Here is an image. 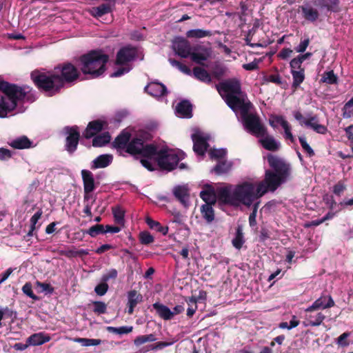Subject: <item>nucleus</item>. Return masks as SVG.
I'll list each match as a JSON object with an SVG mask.
<instances>
[{"label":"nucleus","mask_w":353,"mask_h":353,"mask_svg":"<svg viewBox=\"0 0 353 353\" xmlns=\"http://www.w3.org/2000/svg\"><path fill=\"white\" fill-rule=\"evenodd\" d=\"M22 292L27 296L32 299L34 301L39 300V298L34 294L32 291V285L30 282H27L24 284V285L22 287Z\"/></svg>","instance_id":"6e6d98bb"},{"label":"nucleus","mask_w":353,"mask_h":353,"mask_svg":"<svg viewBox=\"0 0 353 353\" xmlns=\"http://www.w3.org/2000/svg\"><path fill=\"white\" fill-rule=\"evenodd\" d=\"M81 176L83 183V190L86 192H92L95 189L93 174L88 170H81Z\"/></svg>","instance_id":"c756f323"},{"label":"nucleus","mask_w":353,"mask_h":353,"mask_svg":"<svg viewBox=\"0 0 353 353\" xmlns=\"http://www.w3.org/2000/svg\"><path fill=\"white\" fill-rule=\"evenodd\" d=\"M323 201L330 210H333L337 205L332 195L325 194L323 196Z\"/></svg>","instance_id":"69168bd1"},{"label":"nucleus","mask_w":353,"mask_h":353,"mask_svg":"<svg viewBox=\"0 0 353 353\" xmlns=\"http://www.w3.org/2000/svg\"><path fill=\"white\" fill-rule=\"evenodd\" d=\"M145 91L154 97H161L168 94L166 86L159 82H151L145 87Z\"/></svg>","instance_id":"412c9836"},{"label":"nucleus","mask_w":353,"mask_h":353,"mask_svg":"<svg viewBox=\"0 0 353 353\" xmlns=\"http://www.w3.org/2000/svg\"><path fill=\"white\" fill-rule=\"evenodd\" d=\"M190 53L189 57L194 63L205 65L203 62L211 57L212 49L201 44H195L192 46Z\"/></svg>","instance_id":"ddd939ff"},{"label":"nucleus","mask_w":353,"mask_h":353,"mask_svg":"<svg viewBox=\"0 0 353 353\" xmlns=\"http://www.w3.org/2000/svg\"><path fill=\"white\" fill-rule=\"evenodd\" d=\"M187 303L189 306L187 310V316L192 317L197 310V299L195 296H191L188 298Z\"/></svg>","instance_id":"3c124183"},{"label":"nucleus","mask_w":353,"mask_h":353,"mask_svg":"<svg viewBox=\"0 0 353 353\" xmlns=\"http://www.w3.org/2000/svg\"><path fill=\"white\" fill-rule=\"evenodd\" d=\"M192 139L194 143L193 150L198 155H203L209 146L206 139L198 134H193Z\"/></svg>","instance_id":"b1692460"},{"label":"nucleus","mask_w":353,"mask_h":353,"mask_svg":"<svg viewBox=\"0 0 353 353\" xmlns=\"http://www.w3.org/2000/svg\"><path fill=\"white\" fill-rule=\"evenodd\" d=\"M194 77L200 81L210 84L212 82L210 74L201 67H194L192 70Z\"/></svg>","instance_id":"c9c22d12"},{"label":"nucleus","mask_w":353,"mask_h":353,"mask_svg":"<svg viewBox=\"0 0 353 353\" xmlns=\"http://www.w3.org/2000/svg\"><path fill=\"white\" fill-rule=\"evenodd\" d=\"M267 161L271 170H265L263 180L255 187L256 200L268 191H276L291 177L290 163L272 154L267 156Z\"/></svg>","instance_id":"f257e3e1"},{"label":"nucleus","mask_w":353,"mask_h":353,"mask_svg":"<svg viewBox=\"0 0 353 353\" xmlns=\"http://www.w3.org/2000/svg\"><path fill=\"white\" fill-rule=\"evenodd\" d=\"M64 131L67 134L65 142V149L70 154H72L77 150L80 140V132L77 125L66 126Z\"/></svg>","instance_id":"f8f14e48"},{"label":"nucleus","mask_w":353,"mask_h":353,"mask_svg":"<svg viewBox=\"0 0 353 353\" xmlns=\"http://www.w3.org/2000/svg\"><path fill=\"white\" fill-rule=\"evenodd\" d=\"M157 340L156 336L154 334H150L146 335H140L137 336L134 340V344L139 347L143 343L148 342H154Z\"/></svg>","instance_id":"37998d69"},{"label":"nucleus","mask_w":353,"mask_h":353,"mask_svg":"<svg viewBox=\"0 0 353 353\" xmlns=\"http://www.w3.org/2000/svg\"><path fill=\"white\" fill-rule=\"evenodd\" d=\"M218 188L216 192L210 185H205L204 189L200 192V197L205 202V204L214 205L218 199Z\"/></svg>","instance_id":"4be33fe9"},{"label":"nucleus","mask_w":353,"mask_h":353,"mask_svg":"<svg viewBox=\"0 0 353 353\" xmlns=\"http://www.w3.org/2000/svg\"><path fill=\"white\" fill-rule=\"evenodd\" d=\"M175 198L185 207L188 205L189 190L185 185H177L173 189Z\"/></svg>","instance_id":"a878e982"},{"label":"nucleus","mask_w":353,"mask_h":353,"mask_svg":"<svg viewBox=\"0 0 353 353\" xmlns=\"http://www.w3.org/2000/svg\"><path fill=\"white\" fill-rule=\"evenodd\" d=\"M154 157L159 168L168 172L174 170L179 161L183 158L179 157L174 150L168 148H162L159 150L157 149Z\"/></svg>","instance_id":"423d86ee"},{"label":"nucleus","mask_w":353,"mask_h":353,"mask_svg":"<svg viewBox=\"0 0 353 353\" xmlns=\"http://www.w3.org/2000/svg\"><path fill=\"white\" fill-rule=\"evenodd\" d=\"M292 75V88L297 89L305 80V70L291 71Z\"/></svg>","instance_id":"a19ab883"},{"label":"nucleus","mask_w":353,"mask_h":353,"mask_svg":"<svg viewBox=\"0 0 353 353\" xmlns=\"http://www.w3.org/2000/svg\"><path fill=\"white\" fill-rule=\"evenodd\" d=\"M30 78L39 91L50 97L59 93L63 88L59 74L54 69L46 72L34 70L31 72Z\"/></svg>","instance_id":"39448f33"},{"label":"nucleus","mask_w":353,"mask_h":353,"mask_svg":"<svg viewBox=\"0 0 353 353\" xmlns=\"http://www.w3.org/2000/svg\"><path fill=\"white\" fill-rule=\"evenodd\" d=\"M12 157V152L7 148H0V161H8Z\"/></svg>","instance_id":"338daca9"},{"label":"nucleus","mask_w":353,"mask_h":353,"mask_svg":"<svg viewBox=\"0 0 353 353\" xmlns=\"http://www.w3.org/2000/svg\"><path fill=\"white\" fill-rule=\"evenodd\" d=\"M311 3L325 16H328L329 12L339 11V0H311Z\"/></svg>","instance_id":"dca6fc26"},{"label":"nucleus","mask_w":353,"mask_h":353,"mask_svg":"<svg viewBox=\"0 0 353 353\" xmlns=\"http://www.w3.org/2000/svg\"><path fill=\"white\" fill-rule=\"evenodd\" d=\"M112 12L111 6L108 3H102L97 7L92 8L91 14L95 18H99L104 14L110 13Z\"/></svg>","instance_id":"58836bf2"},{"label":"nucleus","mask_w":353,"mask_h":353,"mask_svg":"<svg viewBox=\"0 0 353 353\" xmlns=\"http://www.w3.org/2000/svg\"><path fill=\"white\" fill-rule=\"evenodd\" d=\"M259 142L265 150L269 151L275 152L280 148V144L276 142L275 139L268 134L264 136L263 139H260Z\"/></svg>","instance_id":"72a5a7b5"},{"label":"nucleus","mask_w":353,"mask_h":353,"mask_svg":"<svg viewBox=\"0 0 353 353\" xmlns=\"http://www.w3.org/2000/svg\"><path fill=\"white\" fill-rule=\"evenodd\" d=\"M176 111L183 118L192 117V105L187 99H183L176 105Z\"/></svg>","instance_id":"cd10ccee"},{"label":"nucleus","mask_w":353,"mask_h":353,"mask_svg":"<svg viewBox=\"0 0 353 353\" xmlns=\"http://www.w3.org/2000/svg\"><path fill=\"white\" fill-rule=\"evenodd\" d=\"M351 332H345L341 334L336 339V344L340 347H347L350 345L348 338L350 337Z\"/></svg>","instance_id":"4d7b16f0"},{"label":"nucleus","mask_w":353,"mask_h":353,"mask_svg":"<svg viewBox=\"0 0 353 353\" xmlns=\"http://www.w3.org/2000/svg\"><path fill=\"white\" fill-rule=\"evenodd\" d=\"M137 53L136 47L131 45L123 46L117 53L115 64L118 65L127 64L136 59Z\"/></svg>","instance_id":"4468645a"},{"label":"nucleus","mask_w":353,"mask_h":353,"mask_svg":"<svg viewBox=\"0 0 353 353\" xmlns=\"http://www.w3.org/2000/svg\"><path fill=\"white\" fill-rule=\"evenodd\" d=\"M56 72L59 74V79L62 81V88L65 83H72L81 77V70L70 62H64L54 67Z\"/></svg>","instance_id":"6e6552de"},{"label":"nucleus","mask_w":353,"mask_h":353,"mask_svg":"<svg viewBox=\"0 0 353 353\" xmlns=\"http://www.w3.org/2000/svg\"><path fill=\"white\" fill-rule=\"evenodd\" d=\"M92 138V146L95 148L103 147L109 143L111 140V136L108 132L99 134Z\"/></svg>","instance_id":"f704fd0d"},{"label":"nucleus","mask_w":353,"mask_h":353,"mask_svg":"<svg viewBox=\"0 0 353 353\" xmlns=\"http://www.w3.org/2000/svg\"><path fill=\"white\" fill-rule=\"evenodd\" d=\"M50 340L51 337L48 334L41 332L30 335L27 339V343H29L30 346H38L49 342Z\"/></svg>","instance_id":"bb28decb"},{"label":"nucleus","mask_w":353,"mask_h":353,"mask_svg":"<svg viewBox=\"0 0 353 353\" xmlns=\"http://www.w3.org/2000/svg\"><path fill=\"white\" fill-rule=\"evenodd\" d=\"M139 241L143 245H149L154 241V238L149 232L143 231L139 233Z\"/></svg>","instance_id":"864d4df0"},{"label":"nucleus","mask_w":353,"mask_h":353,"mask_svg":"<svg viewBox=\"0 0 353 353\" xmlns=\"http://www.w3.org/2000/svg\"><path fill=\"white\" fill-rule=\"evenodd\" d=\"M321 82L330 85L337 84L338 77L334 74L333 70L325 71L322 74Z\"/></svg>","instance_id":"79ce46f5"},{"label":"nucleus","mask_w":353,"mask_h":353,"mask_svg":"<svg viewBox=\"0 0 353 353\" xmlns=\"http://www.w3.org/2000/svg\"><path fill=\"white\" fill-rule=\"evenodd\" d=\"M241 118L245 128L257 137H263L267 134V128L261 123L260 117L255 114H243Z\"/></svg>","instance_id":"9d476101"},{"label":"nucleus","mask_w":353,"mask_h":353,"mask_svg":"<svg viewBox=\"0 0 353 353\" xmlns=\"http://www.w3.org/2000/svg\"><path fill=\"white\" fill-rule=\"evenodd\" d=\"M109 288L108 283L105 281H102L98 284L95 288L94 292L99 296H103L106 294Z\"/></svg>","instance_id":"052dcab7"},{"label":"nucleus","mask_w":353,"mask_h":353,"mask_svg":"<svg viewBox=\"0 0 353 353\" xmlns=\"http://www.w3.org/2000/svg\"><path fill=\"white\" fill-rule=\"evenodd\" d=\"M112 214H113V216H114V221L118 223H121V222L123 221V219H124V211L122 210V208L119 206V205H117L115 207H113L112 208Z\"/></svg>","instance_id":"5fc2aeb1"},{"label":"nucleus","mask_w":353,"mask_h":353,"mask_svg":"<svg viewBox=\"0 0 353 353\" xmlns=\"http://www.w3.org/2000/svg\"><path fill=\"white\" fill-rule=\"evenodd\" d=\"M302 63L303 62L298 57L292 59L290 62L291 71L305 70L304 68L302 67Z\"/></svg>","instance_id":"e2e57ef3"},{"label":"nucleus","mask_w":353,"mask_h":353,"mask_svg":"<svg viewBox=\"0 0 353 353\" xmlns=\"http://www.w3.org/2000/svg\"><path fill=\"white\" fill-rule=\"evenodd\" d=\"M0 90L5 94L0 97V117L4 118L16 108L18 102L23 101L26 92L22 87L4 81H0Z\"/></svg>","instance_id":"20e7f679"},{"label":"nucleus","mask_w":353,"mask_h":353,"mask_svg":"<svg viewBox=\"0 0 353 353\" xmlns=\"http://www.w3.org/2000/svg\"><path fill=\"white\" fill-rule=\"evenodd\" d=\"M244 239H243V234L242 232V230L240 227H238L236 232V236L232 239V245L237 250H240L243 243H244Z\"/></svg>","instance_id":"a18cd8bd"},{"label":"nucleus","mask_w":353,"mask_h":353,"mask_svg":"<svg viewBox=\"0 0 353 353\" xmlns=\"http://www.w3.org/2000/svg\"><path fill=\"white\" fill-rule=\"evenodd\" d=\"M117 275V270L116 269H111L107 274L103 275L101 281L107 283L110 279H115Z\"/></svg>","instance_id":"774afa93"},{"label":"nucleus","mask_w":353,"mask_h":353,"mask_svg":"<svg viewBox=\"0 0 353 353\" xmlns=\"http://www.w3.org/2000/svg\"><path fill=\"white\" fill-rule=\"evenodd\" d=\"M172 48L176 54L181 58H188L191 54L192 46L186 39L177 37L173 41Z\"/></svg>","instance_id":"f3484780"},{"label":"nucleus","mask_w":353,"mask_h":353,"mask_svg":"<svg viewBox=\"0 0 353 353\" xmlns=\"http://www.w3.org/2000/svg\"><path fill=\"white\" fill-rule=\"evenodd\" d=\"M299 10L301 12L303 18L310 23L316 22L321 14L319 8L314 6L312 3H305L299 6Z\"/></svg>","instance_id":"aec40b11"},{"label":"nucleus","mask_w":353,"mask_h":353,"mask_svg":"<svg viewBox=\"0 0 353 353\" xmlns=\"http://www.w3.org/2000/svg\"><path fill=\"white\" fill-rule=\"evenodd\" d=\"M131 134L123 130L112 142V146L120 152L127 149L128 144L130 141Z\"/></svg>","instance_id":"5701e85b"},{"label":"nucleus","mask_w":353,"mask_h":353,"mask_svg":"<svg viewBox=\"0 0 353 353\" xmlns=\"http://www.w3.org/2000/svg\"><path fill=\"white\" fill-rule=\"evenodd\" d=\"M335 303L330 295H321L317 299L312 305L310 306V309H327L334 306Z\"/></svg>","instance_id":"393cba45"},{"label":"nucleus","mask_w":353,"mask_h":353,"mask_svg":"<svg viewBox=\"0 0 353 353\" xmlns=\"http://www.w3.org/2000/svg\"><path fill=\"white\" fill-rule=\"evenodd\" d=\"M226 68L221 64H216L212 70V74L214 77L220 79L225 73Z\"/></svg>","instance_id":"13d9d810"},{"label":"nucleus","mask_w":353,"mask_h":353,"mask_svg":"<svg viewBox=\"0 0 353 353\" xmlns=\"http://www.w3.org/2000/svg\"><path fill=\"white\" fill-rule=\"evenodd\" d=\"M106 330L110 333L122 335L130 333L132 331L133 327L132 326H122L119 327L108 326L106 327Z\"/></svg>","instance_id":"49530a36"},{"label":"nucleus","mask_w":353,"mask_h":353,"mask_svg":"<svg viewBox=\"0 0 353 353\" xmlns=\"http://www.w3.org/2000/svg\"><path fill=\"white\" fill-rule=\"evenodd\" d=\"M231 163L226 161H219L214 168L213 170L217 174H221L227 173L231 168Z\"/></svg>","instance_id":"de8ad7c7"},{"label":"nucleus","mask_w":353,"mask_h":353,"mask_svg":"<svg viewBox=\"0 0 353 353\" xmlns=\"http://www.w3.org/2000/svg\"><path fill=\"white\" fill-rule=\"evenodd\" d=\"M108 123L105 121L96 119L90 121L85 130L83 132L82 136L86 139H90L94 136L99 134L102 130L106 128Z\"/></svg>","instance_id":"2eb2a0df"},{"label":"nucleus","mask_w":353,"mask_h":353,"mask_svg":"<svg viewBox=\"0 0 353 353\" xmlns=\"http://www.w3.org/2000/svg\"><path fill=\"white\" fill-rule=\"evenodd\" d=\"M186 37L190 39H201L207 37H211L212 32L210 30L203 29H192L186 32Z\"/></svg>","instance_id":"4c0bfd02"},{"label":"nucleus","mask_w":353,"mask_h":353,"mask_svg":"<svg viewBox=\"0 0 353 353\" xmlns=\"http://www.w3.org/2000/svg\"><path fill=\"white\" fill-rule=\"evenodd\" d=\"M108 61L109 56L101 50H92L79 57V66L89 79H97L105 72Z\"/></svg>","instance_id":"7ed1b4c3"},{"label":"nucleus","mask_w":353,"mask_h":353,"mask_svg":"<svg viewBox=\"0 0 353 353\" xmlns=\"http://www.w3.org/2000/svg\"><path fill=\"white\" fill-rule=\"evenodd\" d=\"M299 140L304 151L306 152L310 157H313L315 154V153L312 148L307 143L306 138L304 136H301L299 137Z\"/></svg>","instance_id":"bf43d9fd"},{"label":"nucleus","mask_w":353,"mask_h":353,"mask_svg":"<svg viewBox=\"0 0 353 353\" xmlns=\"http://www.w3.org/2000/svg\"><path fill=\"white\" fill-rule=\"evenodd\" d=\"M216 88L219 92H223L226 94H239L241 95L242 90L239 81L236 79H230L220 83L216 85Z\"/></svg>","instance_id":"a211bd4d"},{"label":"nucleus","mask_w":353,"mask_h":353,"mask_svg":"<svg viewBox=\"0 0 353 353\" xmlns=\"http://www.w3.org/2000/svg\"><path fill=\"white\" fill-rule=\"evenodd\" d=\"M145 221L150 229L154 230L163 235H166L168 234V226H162L159 222L154 221L150 217H147Z\"/></svg>","instance_id":"ea45409f"},{"label":"nucleus","mask_w":353,"mask_h":353,"mask_svg":"<svg viewBox=\"0 0 353 353\" xmlns=\"http://www.w3.org/2000/svg\"><path fill=\"white\" fill-rule=\"evenodd\" d=\"M8 145L14 149L23 150L32 148V142L26 136H21L9 142Z\"/></svg>","instance_id":"2f4dec72"},{"label":"nucleus","mask_w":353,"mask_h":353,"mask_svg":"<svg viewBox=\"0 0 353 353\" xmlns=\"http://www.w3.org/2000/svg\"><path fill=\"white\" fill-rule=\"evenodd\" d=\"M113 156L109 154H101L94 159L91 165V169L104 168L112 163Z\"/></svg>","instance_id":"c85d7f7f"},{"label":"nucleus","mask_w":353,"mask_h":353,"mask_svg":"<svg viewBox=\"0 0 353 353\" xmlns=\"http://www.w3.org/2000/svg\"><path fill=\"white\" fill-rule=\"evenodd\" d=\"M168 61L172 66L177 68L183 73L191 75V70L186 65L172 58H170Z\"/></svg>","instance_id":"8fccbe9b"},{"label":"nucleus","mask_w":353,"mask_h":353,"mask_svg":"<svg viewBox=\"0 0 353 353\" xmlns=\"http://www.w3.org/2000/svg\"><path fill=\"white\" fill-rule=\"evenodd\" d=\"M92 305L94 306L93 312L98 314H103L107 312V305L103 302L99 301H96L92 302Z\"/></svg>","instance_id":"603ef678"},{"label":"nucleus","mask_w":353,"mask_h":353,"mask_svg":"<svg viewBox=\"0 0 353 353\" xmlns=\"http://www.w3.org/2000/svg\"><path fill=\"white\" fill-rule=\"evenodd\" d=\"M213 205L203 204L201 207V214L202 217L208 223H212L215 218L214 210L212 208Z\"/></svg>","instance_id":"e433bc0d"},{"label":"nucleus","mask_w":353,"mask_h":353,"mask_svg":"<svg viewBox=\"0 0 353 353\" xmlns=\"http://www.w3.org/2000/svg\"><path fill=\"white\" fill-rule=\"evenodd\" d=\"M231 188V185H228L218 190V199L220 201L232 205L241 203L250 207L256 200L254 183L248 181L243 182L236 185L232 192Z\"/></svg>","instance_id":"f03ea898"},{"label":"nucleus","mask_w":353,"mask_h":353,"mask_svg":"<svg viewBox=\"0 0 353 353\" xmlns=\"http://www.w3.org/2000/svg\"><path fill=\"white\" fill-rule=\"evenodd\" d=\"M125 152L132 156L139 155L143 158L152 159L157 152V146L145 144L141 138H133L128 144Z\"/></svg>","instance_id":"0eeeda50"},{"label":"nucleus","mask_w":353,"mask_h":353,"mask_svg":"<svg viewBox=\"0 0 353 353\" xmlns=\"http://www.w3.org/2000/svg\"><path fill=\"white\" fill-rule=\"evenodd\" d=\"M74 341L80 343L82 346H96L101 343V339H87V338H75Z\"/></svg>","instance_id":"c03bdc74"},{"label":"nucleus","mask_w":353,"mask_h":353,"mask_svg":"<svg viewBox=\"0 0 353 353\" xmlns=\"http://www.w3.org/2000/svg\"><path fill=\"white\" fill-rule=\"evenodd\" d=\"M83 233L89 234L92 237H96L100 234H104V226L101 224H97L83 231Z\"/></svg>","instance_id":"09e8293b"},{"label":"nucleus","mask_w":353,"mask_h":353,"mask_svg":"<svg viewBox=\"0 0 353 353\" xmlns=\"http://www.w3.org/2000/svg\"><path fill=\"white\" fill-rule=\"evenodd\" d=\"M152 307L156 310L158 315L163 320H171L173 318V314L168 306L156 302L153 303Z\"/></svg>","instance_id":"473e14b6"},{"label":"nucleus","mask_w":353,"mask_h":353,"mask_svg":"<svg viewBox=\"0 0 353 353\" xmlns=\"http://www.w3.org/2000/svg\"><path fill=\"white\" fill-rule=\"evenodd\" d=\"M223 99L228 106L234 112L239 110L241 116L250 112L252 108V103L246 99V96L243 92L241 95L225 94Z\"/></svg>","instance_id":"9b49d317"},{"label":"nucleus","mask_w":353,"mask_h":353,"mask_svg":"<svg viewBox=\"0 0 353 353\" xmlns=\"http://www.w3.org/2000/svg\"><path fill=\"white\" fill-rule=\"evenodd\" d=\"M317 309H310L308 307L305 310V321L303 322L305 326L316 327L320 325L325 320V316L321 312H316Z\"/></svg>","instance_id":"6ab92c4d"},{"label":"nucleus","mask_w":353,"mask_h":353,"mask_svg":"<svg viewBox=\"0 0 353 353\" xmlns=\"http://www.w3.org/2000/svg\"><path fill=\"white\" fill-rule=\"evenodd\" d=\"M143 296L137 291L133 290L128 292V313L132 314L134 312V307L137 305L141 302Z\"/></svg>","instance_id":"7c9ffc66"},{"label":"nucleus","mask_w":353,"mask_h":353,"mask_svg":"<svg viewBox=\"0 0 353 353\" xmlns=\"http://www.w3.org/2000/svg\"><path fill=\"white\" fill-rule=\"evenodd\" d=\"M345 190H346V185H345L344 182L342 181H338L333 186V193L338 196H341Z\"/></svg>","instance_id":"680f3d73"},{"label":"nucleus","mask_w":353,"mask_h":353,"mask_svg":"<svg viewBox=\"0 0 353 353\" xmlns=\"http://www.w3.org/2000/svg\"><path fill=\"white\" fill-rule=\"evenodd\" d=\"M210 155L212 158L221 159L226 155V150L224 149H213L210 150Z\"/></svg>","instance_id":"0e129e2a"},{"label":"nucleus","mask_w":353,"mask_h":353,"mask_svg":"<svg viewBox=\"0 0 353 353\" xmlns=\"http://www.w3.org/2000/svg\"><path fill=\"white\" fill-rule=\"evenodd\" d=\"M241 118L245 128L257 137H263L267 134V128L261 123L260 117L255 114H243Z\"/></svg>","instance_id":"1a4fd4ad"}]
</instances>
